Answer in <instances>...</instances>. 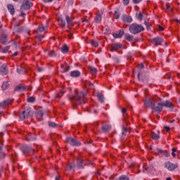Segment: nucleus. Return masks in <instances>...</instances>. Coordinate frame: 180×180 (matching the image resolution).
Segmentation results:
<instances>
[{
	"instance_id": "f257e3e1",
	"label": "nucleus",
	"mask_w": 180,
	"mask_h": 180,
	"mask_svg": "<svg viewBox=\"0 0 180 180\" xmlns=\"http://www.w3.org/2000/svg\"><path fill=\"white\" fill-rule=\"evenodd\" d=\"M86 98V93L84 91H76L75 95L69 98L73 105V109H75V106L77 105H82L85 103L84 99Z\"/></svg>"
},
{
	"instance_id": "f03ea898",
	"label": "nucleus",
	"mask_w": 180,
	"mask_h": 180,
	"mask_svg": "<svg viewBox=\"0 0 180 180\" xmlns=\"http://www.w3.org/2000/svg\"><path fill=\"white\" fill-rule=\"evenodd\" d=\"M129 30L131 34H139V33L144 32V27L140 24L134 22L129 25Z\"/></svg>"
},
{
	"instance_id": "7ed1b4c3",
	"label": "nucleus",
	"mask_w": 180,
	"mask_h": 180,
	"mask_svg": "<svg viewBox=\"0 0 180 180\" xmlns=\"http://www.w3.org/2000/svg\"><path fill=\"white\" fill-rule=\"evenodd\" d=\"M30 116H32V108L27 107L19 115V118L20 120H25V119H27Z\"/></svg>"
},
{
	"instance_id": "20e7f679",
	"label": "nucleus",
	"mask_w": 180,
	"mask_h": 180,
	"mask_svg": "<svg viewBox=\"0 0 180 180\" xmlns=\"http://www.w3.org/2000/svg\"><path fill=\"white\" fill-rule=\"evenodd\" d=\"M66 141L72 147H79L81 146V142L72 137H68Z\"/></svg>"
},
{
	"instance_id": "39448f33",
	"label": "nucleus",
	"mask_w": 180,
	"mask_h": 180,
	"mask_svg": "<svg viewBox=\"0 0 180 180\" xmlns=\"http://www.w3.org/2000/svg\"><path fill=\"white\" fill-rule=\"evenodd\" d=\"M21 151L25 154V155H29L30 153H34V149L32 148L28 145H23L20 148Z\"/></svg>"
},
{
	"instance_id": "423d86ee",
	"label": "nucleus",
	"mask_w": 180,
	"mask_h": 180,
	"mask_svg": "<svg viewBox=\"0 0 180 180\" xmlns=\"http://www.w3.org/2000/svg\"><path fill=\"white\" fill-rule=\"evenodd\" d=\"M150 41L157 47L158 46H162V43H164V39H162L161 37H157L150 39Z\"/></svg>"
},
{
	"instance_id": "0eeeda50",
	"label": "nucleus",
	"mask_w": 180,
	"mask_h": 180,
	"mask_svg": "<svg viewBox=\"0 0 180 180\" xmlns=\"http://www.w3.org/2000/svg\"><path fill=\"white\" fill-rule=\"evenodd\" d=\"M0 74L1 75H8L9 74L8 66L2 63H0Z\"/></svg>"
},
{
	"instance_id": "6e6552de",
	"label": "nucleus",
	"mask_w": 180,
	"mask_h": 180,
	"mask_svg": "<svg viewBox=\"0 0 180 180\" xmlns=\"http://www.w3.org/2000/svg\"><path fill=\"white\" fill-rule=\"evenodd\" d=\"M32 8V3L29 0H23L22 4H21L20 9L24 11H29Z\"/></svg>"
},
{
	"instance_id": "1a4fd4ad",
	"label": "nucleus",
	"mask_w": 180,
	"mask_h": 180,
	"mask_svg": "<svg viewBox=\"0 0 180 180\" xmlns=\"http://www.w3.org/2000/svg\"><path fill=\"white\" fill-rule=\"evenodd\" d=\"M165 167H166L168 171H174V169L178 168V164H174L171 162H167L165 163Z\"/></svg>"
},
{
	"instance_id": "9d476101",
	"label": "nucleus",
	"mask_w": 180,
	"mask_h": 180,
	"mask_svg": "<svg viewBox=\"0 0 180 180\" xmlns=\"http://www.w3.org/2000/svg\"><path fill=\"white\" fill-rule=\"evenodd\" d=\"M155 154H158L160 157H169V153L165 150H161L159 148L155 149Z\"/></svg>"
},
{
	"instance_id": "9b49d317",
	"label": "nucleus",
	"mask_w": 180,
	"mask_h": 180,
	"mask_svg": "<svg viewBox=\"0 0 180 180\" xmlns=\"http://www.w3.org/2000/svg\"><path fill=\"white\" fill-rule=\"evenodd\" d=\"M155 103H154V100H151V98H147L144 101V105L146 108H150L153 110L154 108V105Z\"/></svg>"
},
{
	"instance_id": "f8f14e48",
	"label": "nucleus",
	"mask_w": 180,
	"mask_h": 180,
	"mask_svg": "<svg viewBox=\"0 0 180 180\" xmlns=\"http://www.w3.org/2000/svg\"><path fill=\"white\" fill-rule=\"evenodd\" d=\"M162 103V105L164 106V108H167L168 109H174L175 108V105L172 104V103L168 100H166Z\"/></svg>"
},
{
	"instance_id": "ddd939ff",
	"label": "nucleus",
	"mask_w": 180,
	"mask_h": 180,
	"mask_svg": "<svg viewBox=\"0 0 180 180\" xmlns=\"http://www.w3.org/2000/svg\"><path fill=\"white\" fill-rule=\"evenodd\" d=\"M152 110H154L155 112H158V114L162 112V103H158L157 106H155V105L154 108H152Z\"/></svg>"
},
{
	"instance_id": "4468645a",
	"label": "nucleus",
	"mask_w": 180,
	"mask_h": 180,
	"mask_svg": "<svg viewBox=\"0 0 180 180\" xmlns=\"http://www.w3.org/2000/svg\"><path fill=\"white\" fill-rule=\"evenodd\" d=\"M103 15V9H101L95 18L96 23H101V22L102 21Z\"/></svg>"
},
{
	"instance_id": "2eb2a0df",
	"label": "nucleus",
	"mask_w": 180,
	"mask_h": 180,
	"mask_svg": "<svg viewBox=\"0 0 180 180\" xmlns=\"http://www.w3.org/2000/svg\"><path fill=\"white\" fill-rule=\"evenodd\" d=\"M123 34H124V30H120L119 33H113L112 36L115 39H122L123 37Z\"/></svg>"
},
{
	"instance_id": "dca6fc26",
	"label": "nucleus",
	"mask_w": 180,
	"mask_h": 180,
	"mask_svg": "<svg viewBox=\"0 0 180 180\" xmlns=\"http://www.w3.org/2000/svg\"><path fill=\"white\" fill-rule=\"evenodd\" d=\"M119 49H122V45L120 43L111 44V51H117Z\"/></svg>"
},
{
	"instance_id": "f3484780",
	"label": "nucleus",
	"mask_w": 180,
	"mask_h": 180,
	"mask_svg": "<svg viewBox=\"0 0 180 180\" xmlns=\"http://www.w3.org/2000/svg\"><path fill=\"white\" fill-rule=\"evenodd\" d=\"M84 160L81 158H77V169H84Z\"/></svg>"
},
{
	"instance_id": "a211bd4d",
	"label": "nucleus",
	"mask_w": 180,
	"mask_h": 180,
	"mask_svg": "<svg viewBox=\"0 0 180 180\" xmlns=\"http://www.w3.org/2000/svg\"><path fill=\"white\" fill-rule=\"evenodd\" d=\"M112 129V126L110 124L103 125L101 128L103 133H108Z\"/></svg>"
},
{
	"instance_id": "6ab92c4d",
	"label": "nucleus",
	"mask_w": 180,
	"mask_h": 180,
	"mask_svg": "<svg viewBox=\"0 0 180 180\" xmlns=\"http://www.w3.org/2000/svg\"><path fill=\"white\" fill-rule=\"evenodd\" d=\"M122 21L127 23H131L133 22V18L131 16L123 15Z\"/></svg>"
},
{
	"instance_id": "aec40b11",
	"label": "nucleus",
	"mask_w": 180,
	"mask_h": 180,
	"mask_svg": "<svg viewBox=\"0 0 180 180\" xmlns=\"http://www.w3.org/2000/svg\"><path fill=\"white\" fill-rule=\"evenodd\" d=\"M81 75V72L79 70H73L70 72V77H72L73 78H78Z\"/></svg>"
},
{
	"instance_id": "412c9836",
	"label": "nucleus",
	"mask_w": 180,
	"mask_h": 180,
	"mask_svg": "<svg viewBox=\"0 0 180 180\" xmlns=\"http://www.w3.org/2000/svg\"><path fill=\"white\" fill-rule=\"evenodd\" d=\"M11 102H12L11 99H6L2 101L0 103V108H5V106H8V105H11Z\"/></svg>"
},
{
	"instance_id": "4be33fe9",
	"label": "nucleus",
	"mask_w": 180,
	"mask_h": 180,
	"mask_svg": "<svg viewBox=\"0 0 180 180\" xmlns=\"http://www.w3.org/2000/svg\"><path fill=\"white\" fill-rule=\"evenodd\" d=\"M36 140V134L29 133L27 137V141H34Z\"/></svg>"
},
{
	"instance_id": "5701e85b",
	"label": "nucleus",
	"mask_w": 180,
	"mask_h": 180,
	"mask_svg": "<svg viewBox=\"0 0 180 180\" xmlns=\"http://www.w3.org/2000/svg\"><path fill=\"white\" fill-rule=\"evenodd\" d=\"M70 50V48H68V46H67V44H64L61 48H60V51H62V53L63 54H67L68 53V51Z\"/></svg>"
},
{
	"instance_id": "b1692460",
	"label": "nucleus",
	"mask_w": 180,
	"mask_h": 180,
	"mask_svg": "<svg viewBox=\"0 0 180 180\" xmlns=\"http://www.w3.org/2000/svg\"><path fill=\"white\" fill-rule=\"evenodd\" d=\"M68 27L70 28L72 27V20L70 18V15L65 16Z\"/></svg>"
},
{
	"instance_id": "393cba45",
	"label": "nucleus",
	"mask_w": 180,
	"mask_h": 180,
	"mask_svg": "<svg viewBox=\"0 0 180 180\" xmlns=\"http://www.w3.org/2000/svg\"><path fill=\"white\" fill-rule=\"evenodd\" d=\"M96 96L99 102H101V103H103V102H105V97L103 96L102 94H101L100 92H98L96 94Z\"/></svg>"
},
{
	"instance_id": "a878e982",
	"label": "nucleus",
	"mask_w": 180,
	"mask_h": 180,
	"mask_svg": "<svg viewBox=\"0 0 180 180\" xmlns=\"http://www.w3.org/2000/svg\"><path fill=\"white\" fill-rule=\"evenodd\" d=\"M8 11L10 12L11 15H15V8L13 7V5L8 4L7 6Z\"/></svg>"
},
{
	"instance_id": "bb28decb",
	"label": "nucleus",
	"mask_w": 180,
	"mask_h": 180,
	"mask_svg": "<svg viewBox=\"0 0 180 180\" xmlns=\"http://www.w3.org/2000/svg\"><path fill=\"white\" fill-rule=\"evenodd\" d=\"M125 40H127V41H133V35L126 33L124 36Z\"/></svg>"
},
{
	"instance_id": "cd10ccee",
	"label": "nucleus",
	"mask_w": 180,
	"mask_h": 180,
	"mask_svg": "<svg viewBox=\"0 0 180 180\" xmlns=\"http://www.w3.org/2000/svg\"><path fill=\"white\" fill-rule=\"evenodd\" d=\"M25 90H26V86H25L18 85L15 87V92H20V91H25Z\"/></svg>"
},
{
	"instance_id": "c85d7f7f",
	"label": "nucleus",
	"mask_w": 180,
	"mask_h": 180,
	"mask_svg": "<svg viewBox=\"0 0 180 180\" xmlns=\"http://www.w3.org/2000/svg\"><path fill=\"white\" fill-rule=\"evenodd\" d=\"M61 68H62L61 72H68V71H70V65L66 64V67L62 65Z\"/></svg>"
},
{
	"instance_id": "c756f323",
	"label": "nucleus",
	"mask_w": 180,
	"mask_h": 180,
	"mask_svg": "<svg viewBox=\"0 0 180 180\" xmlns=\"http://www.w3.org/2000/svg\"><path fill=\"white\" fill-rule=\"evenodd\" d=\"M139 72L138 73V78H140V75L143 72V68H144V64L140 63L139 65Z\"/></svg>"
},
{
	"instance_id": "7c9ffc66",
	"label": "nucleus",
	"mask_w": 180,
	"mask_h": 180,
	"mask_svg": "<svg viewBox=\"0 0 180 180\" xmlns=\"http://www.w3.org/2000/svg\"><path fill=\"white\" fill-rule=\"evenodd\" d=\"M17 72H18V74H25L26 70H25V68L20 66V68H17Z\"/></svg>"
},
{
	"instance_id": "2f4dec72",
	"label": "nucleus",
	"mask_w": 180,
	"mask_h": 180,
	"mask_svg": "<svg viewBox=\"0 0 180 180\" xmlns=\"http://www.w3.org/2000/svg\"><path fill=\"white\" fill-rule=\"evenodd\" d=\"M64 94H65V89H62V90L56 94V98H61Z\"/></svg>"
},
{
	"instance_id": "473e14b6",
	"label": "nucleus",
	"mask_w": 180,
	"mask_h": 180,
	"mask_svg": "<svg viewBox=\"0 0 180 180\" xmlns=\"http://www.w3.org/2000/svg\"><path fill=\"white\" fill-rule=\"evenodd\" d=\"M58 23L62 27H65V21L62 18H58Z\"/></svg>"
},
{
	"instance_id": "72a5a7b5",
	"label": "nucleus",
	"mask_w": 180,
	"mask_h": 180,
	"mask_svg": "<svg viewBox=\"0 0 180 180\" xmlns=\"http://www.w3.org/2000/svg\"><path fill=\"white\" fill-rule=\"evenodd\" d=\"M44 115V112H43V110H39L37 112V117H39V119H42Z\"/></svg>"
},
{
	"instance_id": "f704fd0d",
	"label": "nucleus",
	"mask_w": 180,
	"mask_h": 180,
	"mask_svg": "<svg viewBox=\"0 0 180 180\" xmlns=\"http://www.w3.org/2000/svg\"><path fill=\"white\" fill-rule=\"evenodd\" d=\"M89 68L91 74H96V72H98V69H96V68L90 66Z\"/></svg>"
},
{
	"instance_id": "c9c22d12",
	"label": "nucleus",
	"mask_w": 180,
	"mask_h": 180,
	"mask_svg": "<svg viewBox=\"0 0 180 180\" xmlns=\"http://www.w3.org/2000/svg\"><path fill=\"white\" fill-rule=\"evenodd\" d=\"M9 87V82H6L2 84V89L3 91H5L6 89H8V88Z\"/></svg>"
},
{
	"instance_id": "e433bc0d",
	"label": "nucleus",
	"mask_w": 180,
	"mask_h": 180,
	"mask_svg": "<svg viewBox=\"0 0 180 180\" xmlns=\"http://www.w3.org/2000/svg\"><path fill=\"white\" fill-rule=\"evenodd\" d=\"M151 137L153 140H158V139H160V135L155 134V132H152Z\"/></svg>"
},
{
	"instance_id": "4c0bfd02",
	"label": "nucleus",
	"mask_w": 180,
	"mask_h": 180,
	"mask_svg": "<svg viewBox=\"0 0 180 180\" xmlns=\"http://www.w3.org/2000/svg\"><path fill=\"white\" fill-rule=\"evenodd\" d=\"M48 124L49 126V127H53V128H55V127H58V124H56V122H53L51 121H49L48 122Z\"/></svg>"
},
{
	"instance_id": "58836bf2",
	"label": "nucleus",
	"mask_w": 180,
	"mask_h": 180,
	"mask_svg": "<svg viewBox=\"0 0 180 180\" xmlns=\"http://www.w3.org/2000/svg\"><path fill=\"white\" fill-rule=\"evenodd\" d=\"M5 158V153L2 151V146L0 145V160H4Z\"/></svg>"
},
{
	"instance_id": "ea45409f",
	"label": "nucleus",
	"mask_w": 180,
	"mask_h": 180,
	"mask_svg": "<svg viewBox=\"0 0 180 180\" xmlns=\"http://www.w3.org/2000/svg\"><path fill=\"white\" fill-rule=\"evenodd\" d=\"M136 18L139 22H141L143 20V13L141 12H139L138 14H136Z\"/></svg>"
},
{
	"instance_id": "a19ab883",
	"label": "nucleus",
	"mask_w": 180,
	"mask_h": 180,
	"mask_svg": "<svg viewBox=\"0 0 180 180\" xmlns=\"http://www.w3.org/2000/svg\"><path fill=\"white\" fill-rule=\"evenodd\" d=\"M1 41L2 44H5L6 41V35L5 34H1Z\"/></svg>"
},
{
	"instance_id": "79ce46f5",
	"label": "nucleus",
	"mask_w": 180,
	"mask_h": 180,
	"mask_svg": "<svg viewBox=\"0 0 180 180\" xmlns=\"http://www.w3.org/2000/svg\"><path fill=\"white\" fill-rule=\"evenodd\" d=\"M48 56H49V57H56L57 53H56V51H51L48 52Z\"/></svg>"
},
{
	"instance_id": "37998d69",
	"label": "nucleus",
	"mask_w": 180,
	"mask_h": 180,
	"mask_svg": "<svg viewBox=\"0 0 180 180\" xmlns=\"http://www.w3.org/2000/svg\"><path fill=\"white\" fill-rule=\"evenodd\" d=\"M118 180H130V178H129L126 175H121Z\"/></svg>"
},
{
	"instance_id": "c03bdc74",
	"label": "nucleus",
	"mask_w": 180,
	"mask_h": 180,
	"mask_svg": "<svg viewBox=\"0 0 180 180\" xmlns=\"http://www.w3.org/2000/svg\"><path fill=\"white\" fill-rule=\"evenodd\" d=\"M91 46H93L94 47H98L99 46V44L98 43V41H95V40H91Z\"/></svg>"
},
{
	"instance_id": "a18cd8bd",
	"label": "nucleus",
	"mask_w": 180,
	"mask_h": 180,
	"mask_svg": "<svg viewBox=\"0 0 180 180\" xmlns=\"http://www.w3.org/2000/svg\"><path fill=\"white\" fill-rule=\"evenodd\" d=\"M27 102H29V103H33V102H34V101H36V98L33 96L29 97L27 99Z\"/></svg>"
},
{
	"instance_id": "49530a36",
	"label": "nucleus",
	"mask_w": 180,
	"mask_h": 180,
	"mask_svg": "<svg viewBox=\"0 0 180 180\" xmlns=\"http://www.w3.org/2000/svg\"><path fill=\"white\" fill-rule=\"evenodd\" d=\"M38 30L41 33V32H44V30H46V27H44L43 25H41L38 27Z\"/></svg>"
},
{
	"instance_id": "de8ad7c7",
	"label": "nucleus",
	"mask_w": 180,
	"mask_h": 180,
	"mask_svg": "<svg viewBox=\"0 0 180 180\" xmlns=\"http://www.w3.org/2000/svg\"><path fill=\"white\" fill-rule=\"evenodd\" d=\"M9 49H11V46H7L4 48V49L1 51V53H8L9 51Z\"/></svg>"
},
{
	"instance_id": "09e8293b",
	"label": "nucleus",
	"mask_w": 180,
	"mask_h": 180,
	"mask_svg": "<svg viewBox=\"0 0 180 180\" xmlns=\"http://www.w3.org/2000/svg\"><path fill=\"white\" fill-rule=\"evenodd\" d=\"M127 133V128L124 126L122 127V136H126Z\"/></svg>"
},
{
	"instance_id": "8fccbe9b",
	"label": "nucleus",
	"mask_w": 180,
	"mask_h": 180,
	"mask_svg": "<svg viewBox=\"0 0 180 180\" xmlns=\"http://www.w3.org/2000/svg\"><path fill=\"white\" fill-rule=\"evenodd\" d=\"M68 169H74V168H75V164H71L70 163L69 165H68Z\"/></svg>"
},
{
	"instance_id": "3c124183",
	"label": "nucleus",
	"mask_w": 180,
	"mask_h": 180,
	"mask_svg": "<svg viewBox=\"0 0 180 180\" xmlns=\"http://www.w3.org/2000/svg\"><path fill=\"white\" fill-rule=\"evenodd\" d=\"M115 19H119V18H120V13H119V11H115Z\"/></svg>"
},
{
	"instance_id": "603ef678",
	"label": "nucleus",
	"mask_w": 180,
	"mask_h": 180,
	"mask_svg": "<svg viewBox=\"0 0 180 180\" xmlns=\"http://www.w3.org/2000/svg\"><path fill=\"white\" fill-rule=\"evenodd\" d=\"M37 39L39 41H41V40H43V39H44V36L41 35V34H38L37 36Z\"/></svg>"
},
{
	"instance_id": "864d4df0",
	"label": "nucleus",
	"mask_w": 180,
	"mask_h": 180,
	"mask_svg": "<svg viewBox=\"0 0 180 180\" xmlns=\"http://www.w3.org/2000/svg\"><path fill=\"white\" fill-rule=\"evenodd\" d=\"M172 155H173L174 157H176V154L175 153H176V149H175V148H173L172 149Z\"/></svg>"
},
{
	"instance_id": "5fc2aeb1",
	"label": "nucleus",
	"mask_w": 180,
	"mask_h": 180,
	"mask_svg": "<svg viewBox=\"0 0 180 180\" xmlns=\"http://www.w3.org/2000/svg\"><path fill=\"white\" fill-rule=\"evenodd\" d=\"M23 30H25L23 27H20L18 28L17 32H18V33H22V32H23Z\"/></svg>"
},
{
	"instance_id": "6e6d98bb",
	"label": "nucleus",
	"mask_w": 180,
	"mask_h": 180,
	"mask_svg": "<svg viewBox=\"0 0 180 180\" xmlns=\"http://www.w3.org/2000/svg\"><path fill=\"white\" fill-rule=\"evenodd\" d=\"M130 2V0H123V4L125 6L129 5V3Z\"/></svg>"
},
{
	"instance_id": "4d7b16f0",
	"label": "nucleus",
	"mask_w": 180,
	"mask_h": 180,
	"mask_svg": "<svg viewBox=\"0 0 180 180\" xmlns=\"http://www.w3.org/2000/svg\"><path fill=\"white\" fill-rule=\"evenodd\" d=\"M42 1L45 4H50V3L53 2L54 0H42Z\"/></svg>"
},
{
	"instance_id": "13d9d810",
	"label": "nucleus",
	"mask_w": 180,
	"mask_h": 180,
	"mask_svg": "<svg viewBox=\"0 0 180 180\" xmlns=\"http://www.w3.org/2000/svg\"><path fill=\"white\" fill-rule=\"evenodd\" d=\"M37 71H38V72H43V71H44V68H38Z\"/></svg>"
},
{
	"instance_id": "bf43d9fd",
	"label": "nucleus",
	"mask_w": 180,
	"mask_h": 180,
	"mask_svg": "<svg viewBox=\"0 0 180 180\" xmlns=\"http://www.w3.org/2000/svg\"><path fill=\"white\" fill-rule=\"evenodd\" d=\"M143 0H133L134 4H140Z\"/></svg>"
},
{
	"instance_id": "052dcab7",
	"label": "nucleus",
	"mask_w": 180,
	"mask_h": 180,
	"mask_svg": "<svg viewBox=\"0 0 180 180\" xmlns=\"http://www.w3.org/2000/svg\"><path fill=\"white\" fill-rule=\"evenodd\" d=\"M145 25H146L147 29H148V27H150V22L145 21Z\"/></svg>"
},
{
	"instance_id": "680f3d73",
	"label": "nucleus",
	"mask_w": 180,
	"mask_h": 180,
	"mask_svg": "<svg viewBox=\"0 0 180 180\" xmlns=\"http://www.w3.org/2000/svg\"><path fill=\"white\" fill-rule=\"evenodd\" d=\"M164 129H165V130H166L167 131H169V130H170L169 127H167V126H165V127H164Z\"/></svg>"
},
{
	"instance_id": "e2e57ef3",
	"label": "nucleus",
	"mask_w": 180,
	"mask_h": 180,
	"mask_svg": "<svg viewBox=\"0 0 180 180\" xmlns=\"http://www.w3.org/2000/svg\"><path fill=\"white\" fill-rule=\"evenodd\" d=\"M68 37H69V39H74V36L71 33L69 34Z\"/></svg>"
},
{
	"instance_id": "0e129e2a",
	"label": "nucleus",
	"mask_w": 180,
	"mask_h": 180,
	"mask_svg": "<svg viewBox=\"0 0 180 180\" xmlns=\"http://www.w3.org/2000/svg\"><path fill=\"white\" fill-rule=\"evenodd\" d=\"M126 112H127V110L126 108H122V113H126Z\"/></svg>"
},
{
	"instance_id": "69168bd1",
	"label": "nucleus",
	"mask_w": 180,
	"mask_h": 180,
	"mask_svg": "<svg viewBox=\"0 0 180 180\" xmlns=\"http://www.w3.org/2000/svg\"><path fill=\"white\" fill-rule=\"evenodd\" d=\"M158 29H159V30H161V31L164 30V27H162L161 25L158 26Z\"/></svg>"
},
{
	"instance_id": "338daca9",
	"label": "nucleus",
	"mask_w": 180,
	"mask_h": 180,
	"mask_svg": "<svg viewBox=\"0 0 180 180\" xmlns=\"http://www.w3.org/2000/svg\"><path fill=\"white\" fill-rule=\"evenodd\" d=\"M89 88H92L94 86V84L93 83H89Z\"/></svg>"
},
{
	"instance_id": "774afa93",
	"label": "nucleus",
	"mask_w": 180,
	"mask_h": 180,
	"mask_svg": "<svg viewBox=\"0 0 180 180\" xmlns=\"http://www.w3.org/2000/svg\"><path fill=\"white\" fill-rule=\"evenodd\" d=\"M20 16H22V17L26 16V14L23 12H21Z\"/></svg>"
}]
</instances>
